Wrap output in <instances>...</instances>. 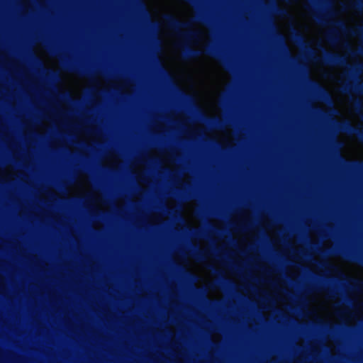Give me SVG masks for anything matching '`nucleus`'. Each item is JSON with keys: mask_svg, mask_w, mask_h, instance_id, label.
<instances>
[{"mask_svg": "<svg viewBox=\"0 0 363 363\" xmlns=\"http://www.w3.org/2000/svg\"><path fill=\"white\" fill-rule=\"evenodd\" d=\"M321 50L323 53V57H314V60L316 62L330 66H344L347 65L346 59L344 56L338 53L328 51L323 48H321Z\"/></svg>", "mask_w": 363, "mask_h": 363, "instance_id": "f257e3e1", "label": "nucleus"}, {"mask_svg": "<svg viewBox=\"0 0 363 363\" xmlns=\"http://www.w3.org/2000/svg\"><path fill=\"white\" fill-rule=\"evenodd\" d=\"M335 123L339 131L352 135H357L363 140V130L353 126L349 121L345 120L342 122L335 121Z\"/></svg>", "mask_w": 363, "mask_h": 363, "instance_id": "f03ea898", "label": "nucleus"}, {"mask_svg": "<svg viewBox=\"0 0 363 363\" xmlns=\"http://www.w3.org/2000/svg\"><path fill=\"white\" fill-rule=\"evenodd\" d=\"M319 252L320 254L327 255V256H337L340 255H342L345 259H349L352 262H359L363 265V257H354L352 253L348 252L347 251L342 250H328L322 251L320 250Z\"/></svg>", "mask_w": 363, "mask_h": 363, "instance_id": "7ed1b4c3", "label": "nucleus"}, {"mask_svg": "<svg viewBox=\"0 0 363 363\" xmlns=\"http://www.w3.org/2000/svg\"><path fill=\"white\" fill-rule=\"evenodd\" d=\"M179 47L182 50V57L184 60H190L197 58L203 54L201 50L191 48L184 43L179 44Z\"/></svg>", "mask_w": 363, "mask_h": 363, "instance_id": "20e7f679", "label": "nucleus"}, {"mask_svg": "<svg viewBox=\"0 0 363 363\" xmlns=\"http://www.w3.org/2000/svg\"><path fill=\"white\" fill-rule=\"evenodd\" d=\"M167 26L173 30L178 31L180 28L188 26L186 23L180 21L174 16L167 14L164 17Z\"/></svg>", "mask_w": 363, "mask_h": 363, "instance_id": "39448f33", "label": "nucleus"}, {"mask_svg": "<svg viewBox=\"0 0 363 363\" xmlns=\"http://www.w3.org/2000/svg\"><path fill=\"white\" fill-rule=\"evenodd\" d=\"M205 52L217 60H218L220 62H222L224 65H226L228 67L230 66V62L225 57V55L220 52L216 48L211 46L206 48Z\"/></svg>", "mask_w": 363, "mask_h": 363, "instance_id": "423d86ee", "label": "nucleus"}, {"mask_svg": "<svg viewBox=\"0 0 363 363\" xmlns=\"http://www.w3.org/2000/svg\"><path fill=\"white\" fill-rule=\"evenodd\" d=\"M335 26L342 32H350L352 35H360L363 34V28L358 27L356 30L348 29L342 21H337L334 23Z\"/></svg>", "mask_w": 363, "mask_h": 363, "instance_id": "0eeeda50", "label": "nucleus"}, {"mask_svg": "<svg viewBox=\"0 0 363 363\" xmlns=\"http://www.w3.org/2000/svg\"><path fill=\"white\" fill-rule=\"evenodd\" d=\"M67 69L70 72L77 73L82 76H85V77L90 76V72L89 71V69L83 68V67L69 65L67 66Z\"/></svg>", "mask_w": 363, "mask_h": 363, "instance_id": "6e6552de", "label": "nucleus"}, {"mask_svg": "<svg viewBox=\"0 0 363 363\" xmlns=\"http://www.w3.org/2000/svg\"><path fill=\"white\" fill-rule=\"evenodd\" d=\"M192 257L198 261H202L206 258V253L200 250L197 246H194L192 250Z\"/></svg>", "mask_w": 363, "mask_h": 363, "instance_id": "1a4fd4ad", "label": "nucleus"}, {"mask_svg": "<svg viewBox=\"0 0 363 363\" xmlns=\"http://www.w3.org/2000/svg\"><path fill=\"white\" fill-rule=\"evenodd\" d=\"M208 123L213 127L218 128H223L225 126V122L219 118H208Z\"/></svg>", "mask_w": 363, "mask_h": 363, "instance_id": "9d476101", "label": "nucleus"}, {"mask_svg": "<svg viewBox=\"0 0 363 363\" xmlns=\"http://www.w3.org/2000/svg\"><path fill=\"white\" fill-rule=\"evenodd\" d=\"M311 83L317 89L318 93L320 94V95L321 96L325 97V98H329L330 97L328 93L327 92V91L323 86H321L319 84H318L315 81H311Z\"/></svg>", "mask_w": 363, "mask_h": 363, "instance_id": "9b49d317", "label": "nucleus"}, {"mask_svg": "<svg viewBox=\"0 0 363 363\" xmlns=\"http://www.w3.org/2000/svg\"><path fill=\"white\" fill-rule=\"evenodd\" d=\"M337 39V35L335 31H332L328 35V40L331 43L336 42Z\"/></svg>", "mask_w": 363, "mask_h": 363, "instance_id": "f8f14e48", "label": "nucleus"}, {"mask_svg": "<svg viewBox=\"0 0 363 363\" xmlns=\"http://www.w3.org/2000/svg\"><path fill=\"white\" fill-rule=\"evenodd\" d=\"M220 285L222 286H233V283L231 280L230 279H228L225 277H222L220 282H219Z\"/></svg>", "mask_w": 363, "mask_h": 363, "instance_id": "ddd939ff", "label": "nucleus"}, {"mask_svg": "<svg viewBox=\"0 0 363 363\" xmlns=\"http://www.w3.org/2000/svg\"><path fill=\"white\" fill-rule=\"evenodd\" d=\"M194 235L197 238H202L204 235L203 231L201 229H193Z\"/></svg>", "mask_w": 363, "mask_h": 363, "instance_id": "4468645a", "label": "nucleus"}, {"mask_svg": "<svg viewBox=\"0 0 363 363\" xmlns=\"http://www.w3.org/2000/svg\"><path fill=\"white\" fill-rule=\"evenodd\" d=\"M314 17L319 23L322 24L325 23V17L323 16V15L320 13H317L314 16Z\"/></svg>", "mask_w": 363, "mask_h": 363, "instance_id": "2eb2a0df", "label": "nucleus"}, {"mask_svg": "<svg viewBox=\"0 0 363 363\" xmlns=\"http://www.w3.org/2000/svg\"><path fill=\"white\" fill-rule=\"evenodd\" d=\"M294 38H295L296 41L299 42V43H303V41H304L303 36L301 33H297V32L295 33Z\"/></svg>", "mask_w": 363, "mask_h": 363, "instance_id": "dca6fc26", "label": "nucleus"}, {"mask_svg": "<svg viewBox=\"0 0 363 363\" xmlns=\"http://www.w3.org/2000/svg\"><path fill=\"white\" fill-rule=\"evenodd\" d=\"M352 89V86L350 84H345L342 86V92L344 93H350Z\"/></svg>", "mask_w": 363, "mask_h": 363, "instance_id": "f3484780", "label": "nucleus"}, {"mask_svg": "<svg viewBox=\"0 0 363 363\" xmlns=\"http://www.w3.org/2000/svg\"><path fill=\"white\" fill-rule=\"evenodd\" d=\"M276 11L279 15L284 16L286 14V11L284 9L277 7Z\"/></svg>", "mask_w": 363, "mask_h": 363, "instance_id": "a211bd4d", "label": "nucleus"}, {"mask_svg": "<svg viewBox=\"0 0 363 363\" xmlns=\"http://www.w3.org/2000/svg\"><path fill=\"white\" fill-rule=\"evenodd\" d=\"M354 105L357 109H360L362 108V104L359 101L354 100Z\"/></svg>", "mask_w": 363, "mask_h": 363, "instance_id": "6ab92c4d", "label": "nucleus"}, {"mask_svg": "<svg viewBox=\"0 0 363 363\" xmlns=\"http://www.w3.org/2000/svg\"><path fill=\"white\" fill-rule=\"evenodd\" d=\"M252 227V225H251V224H247V225H246L242 226V227L240 228V229H242V230H247V229L251 228Z\"/></svg>", "mask_w": 363, "mask_h": 363, "instance_id": "aec40b11", "label": "nucleus"}, {"mask_svg": "<svg viewBox=\"0 0 363 363\" xmlns=\"http://www.w3.org/2000/svg\"><path fill=\"white\" fill-rule=\"evenodd\" d=\"M196 34H197V33H196V32H190V33H187V34L184 35V36H185V37H189V36H191H191H194H194H196Z\"/></svg>", "mask_w": 363, "mask_h": 363, "instance_id": "412c9836", "label": "nucleus"}, {"mask_svg": "<svg viewBox=\"0 0 363 363\" xmlns=\"http://www.w3.org/2000/svg\"><path fill=\"white\" fill-rule=\"evenodd\" d=\"M318 264L321 268H325L329 266V264L327 262L318 263Z\"/></svg>", "mask_w": 363, "mask_h": 363, "instance_id": "4be33fe9", "label": "nucleus"}, {"mask_svg": "<svg viewBox=\"0 0 363 363\" xmlns=\"http://www.w3.org/2000/svg\"><path fill=\"white\" fill-rule=\"evenodd\" d=\"M150 161L153 163H158V162H159L158 160L156 158L151 159V160H150Z\"/></svg>", "mask_w": 363, "mask_h": 363, "instance_id": "5701e85b", "label": "nucleus"}, {"mask_svg": "<svg viewBox=\"0 0 363 363\" xmlns=\"http://www.w3.org/2000/svg\"><path fill=\"white\" fill-rule=\"evenodd\" d=\"M359 90H361V91H363V84H362L359 85Z\"/></svg>", "mask_w": 363, "mask_h": 363, "instance_id": "b1692460", "label": "nucleus"}, {"mask_svg": "<svg viewBox=\"0 0 363 363\" xmlns=\"http://www.w3.org/2000/svg\"><path fill=\"white\" fill-rule=\"evenodd\" d=\"M177 215L179 216V219L183 220V219H182V216H180V214L179 213V212H177Z\"/></svg>", "mask_w": 363, "mask_h": 363, "instance_id": "393cba45", "label": "nucleus"}, {"mask_svg": "<svg viewBox=\"0 0 363 363\" xmlns=\"http://www.w3.org/2000/svg\"><path fill=\"white\" fill-rule=\"evenodd\" d=\"M35 60H36L39 63H40V60H39L37 57H35Z\"/></svg>", "mask_w": 363, "mask_h": 363, "instance_id": "a878e982", "label": "nucleus"}, {"mask_svg": "<svg viewBox=\"0 0 363 363\" xmlns=\"http://www.w3.org/2000/svg\"><path fill=\"white\" fill-rule=\"evenodd\" d=\"M360 6L363 8V1L360 3Z\"/></svg>", "mask_w": 363, "mask_h": 363, "instance_id": "bb28decb", "label": "nucleus"}, {"mask_svg": "<svg viewBox=\"0 0 363 363\" xmlns=\"http://www.w3.org/2000/svg\"><path fill=\"white\" fill-rule=\"evenodd\" d=\"M308 51L312 53V50L310 48H308Z\"/></svg>", "mask_w": 363, "mask_h": 363, "instance_id": "cd10ccee", "label": "nucleus"}]
</instances>
